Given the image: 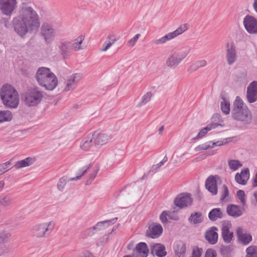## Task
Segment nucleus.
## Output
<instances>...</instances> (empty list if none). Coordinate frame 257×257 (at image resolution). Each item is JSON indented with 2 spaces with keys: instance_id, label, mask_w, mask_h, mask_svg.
<instances>
[{
  "instance_id": "obj_1",
  "label": "nucleus",
  "mask_w": 257,
  "mask_h": 257,
  "mask_svg": "<svg viewBox=\"0 0 257 257\" xmlns=\"http://www.w3.org/2000/svg\"><path fill=\"white\" fill-rule=\"evenodd\" d=\"M12 23L14 31L22 38L37 32L40 28V36L46 44L51 43L56 36V31L51 24L44 22L40 27V17L30 3H22Z\"/></svg>"
},
{
  "instance_id": "obj_2",
  "label": "nucleus",
  "mask_w": 257,
  "mask_h": 257,
  "mask_svg": "<svg viewBox=\"0 0 257 257\" xmlns=\"http://www.w3.org/2000/svg\"><path fill=\"white\" fill-rule=\"evenodd\" d=\"M35 78L40 86L49 91L53 90L58 85L57 76L47 67H39L36 72Z\"/></svg>"
},
{
  "instance_id": "obj_3",
  "label": "nucleus",
  "mask_w": 257,
  "mask_h": 257,
  "mask_svg": "<svg viewBox=\"0 0 257 257\" xmlns=\"http://www.w3.org/2000/svg\"><path fill=\"white\" fill-rule=\"evenodd\" d=\"M231 111L232 117L236 120L250 123L252 120V114L247 107L244 104L242 99L237 96L233 104Z\"/></svg>"
},
{
  "instance_id": "obj_4",
  "label": "nucleus",
  "mask_w": 257,
  "mask_h": 257,
  "mask_svg": "<svg viewBox=\"0 0 257 257\" xmlns=\"http://www.w3.org/2000/svg\"><path fill=\"white\" fill-rule=\"evenodd\" d=\"M4 104L10 108H16L19 103V96L17 90L9 84H5L0 91Z\"/></svg>"
},
{
  "instance_id": "obj_5",
  "label": "nucleus",
  "mask_w": 257,
  "mask_h": 257,
  "mask_svg": "<svg viewBox=\"0 0 257 257\" xmlns=\"http://www.w3.org/2000/svg\"><path fill=\"white\" fill-rule=\"evenodd\" d=\"M189 53L190 49L187 47H183L172 51L166 60V66L172 69L177 67Z\"/></svg>"
},
{
  "instance_id": "obj_6",
  "label": "nucleus",
  "mask_w": 257,
  "mask_h": 257,
  "mask_svg": "<svg viewBox=\"0 0 257 257\" xmlns=\"http://www.w3.org/2000/svg\"><path fill=\"white\" fill-rule=\"evenodd\" d=\"M54 226L52 221L37 223L32 227L31 234L34 238L45 237L51 232Z\"/></svg>"
},
{
  "instance_id": "obj_7",
  "label": "nucleus",
  "mask_w": 257,
  "mask_h": 257,
  "mask_svg": "<svg viewBox=\"0 0 257 257\" xmlns=\"http://www.w3.org/2000/svg\"><path fill=\"white\" fill-rule=\"evenodd\" d=\"M43 98V92L37 87L29 89L24 95H22V98L24 99L25 104L29 106L37 105L42 101Z\"/></svg>"
},
{
  "instance_id": "obj_8",
  "label": "nucleus",
  "mask_w": 257,
  "mask_h": 257,
  "mask_svg": "<svg viewBox=\"0 0 257 257\" xmlns=\"http://www.w3.org/2000/svg\"><path fill=\"white\" fill-rule=\"evenodd\" d=\"M17 0H0V12L5 16L10 17L16 11Z\"/></svg>"
},
{
  "instance_id": "obj_9",
  "label": "nucleus",
  "mask_w": 257,
  "mask_h": 257,
  "mask_svg": "<svg viewBox=\"0 0 257 257\" xmlns=\"http://www.w3.org/2000/svg\"><path fill=\"white\" fill-rule=\"evenodd\" d=\"M92 164L91 163H89L88 165L85 166L81 169L79 171V173L77 174V175L76 177L71 178L69 179H67V177L66 176H63L61 177L58 181L57 183V188L60 191H62L65 188L66 184L68 181H72L74 180H77L78 179H80V178L85 174L88 170L91 167Z\"/></svg>"
},
{
  "instance_id": "obj_10",
  "label": "nucleus",
  "mask_w": 257,
  "mask_h": 257,
  "mask_svg": "<svg viewBox=\"0 0 257 257\" xmlns=\"http://www.w3.org/2000/svg\"><path fill=\"white\" fill-rule=\"evenodd\" d=\"M225 59L228 65H232L238 59L237 50L234 44L227 42L225 45Z\"/></svg>"
},
{
  "instance_id": "obj_11",
  "label": "nucleus",
  "mask_w": 257,
  "mask_h": 257,
  "mask_svg": "<svg viewBox=\"0 0 257 257\" xmlns=\"http://www.w3.org/2000/svg\"><path fill=\"white\" fill-rule=\"evenodd\" d=\"M193 200L190 194L182 193L178 195L174 200L175 205L180 208H183L192 204Z\"/></svg>"
},
{
  "instance_id": "obj_12",
  "label": "nucleus",
  "mask_w": 257,
  "mask_h": 257,
  "mask_svg": "<svg viewBox=\"0 0 257 257\" xmlns=\"http://www.w3.org/2000/svg\"><path fill=\"white\" fill-rule=\"evenodd\" d=\"M95 146H102L107 143L111 136L104 132L96 131L91 134Z\"/></svg>"
},
{
  "instance_id": "obj_13",
  "label": "nucleus",
  "mask_w": 257,
  "mask_h": 257,
  "mask_svg": "<svg viewBox=\"0 0 257 257\" xmlns=\"http://www.w3.org/2000/svg\"><path fill=\"white\" fill-rule=\"evenodd\" d=\"M243 25L250 34H257V20L252 16H246L243 19Z\"/></svg>"
},
{
  "instance_id": "obj_14",
  "label": "nucleus",
  "mask_w": 257,
  "mask_h": 257,
  "mask_svg": "<svg viewBox=\"0 0 257 257\" xmlns=\"http://www.w3.org/2000/svg\"><path fill=\"white\" fill-rule=\"evenodd\" d=\"M231 224L229 221H223L221 226V236L223 241L227 243L231 242L233 237V233L230 231Z\"/></svg>"
},
{
  "instance_id": "obj_15",
  "label": "nucleus",
  "mask_w": 257,
  "mask_h": 257,
  "mask_svg": "<svg viewBox=\"0 0 257 257\" xmlns=\"http://www.w3.org/2000/svg\"><path fill=\"white\" fill-rule=\"evenodd\" d=\"M163 232L162 225L158 223H152L149 225L146 231V236L156 238L159 237Z\"/></svg>"
},
{
  "instance_id": "obj_16",
  "label": "nucleus",
  "mask_w": 257,
  "mask_h": 257,
  "mask_svg": "<svg viewBox=\"0 0 257 257\" xmlns=\"http://www.w3.org/2000/svg\"><path fill=\"white\" fill-rule=\"evenodd\" d=\"M117 220V218L115 217L110 220H107L98 222L94 226L89 228L88 229V231L91 235L93 234L97 231L103 229L105 227H108L109 225L114 224Z\"/></svg>"
},
{
  "instance_id": "obj_17",
  "label": "nucleus",
  "mask_w": 257,
  "mask_h": 257,
  "mask_svg": "<svg viewBox=\"0 0 257 257\" xmlns=\"http://www.w3.org/2000/svg\"><path fill=\"white\" fill-rule=\"evenodd\" d=\"M218 179L219 177L217 175H210L206 180V188L213 195H216L217 193V180Z\"/></svg>"
},
{
  "instance_id": "obj_18",
  "label": "nucleus",
  "mask_w": 257,
  "mask_h": 257,
  "mask_svg": "<svg viewBox=\"0 0 257 257\" xmlns=\"http://www.w3.org/2000/svg\"><path fill=\"white\" fill-rule=\"evenodd\" d=\"M246 97L249 103H253L257 100V81H254L248 86Z\"/></svg>"
},
{
  "instance_id": "obj_19",
  "label": "nucleus",
  "mask_w": 257,
  "mask_h": 257,
  "mask_svg": "<svg viewBox=\"0 0 257 257\" xmlns=\"http://www.w3.org/2000/svg\"><path fill=\"white\" fill-rule=\"evenodd\" d=\"M236 235L238 241L244 245L248 244L252 240V236L241 227H239L236 229Z\"/></svg>"
},
{
  "instance_id": "obj_20",
  "label": "nucleus",
  "mask_w": 257,
  "mask_h": 257,
  "mask_svg": "<svg viewBox=\"0 0 257 257\" xmlns=\"http://www.w3.org/2000/svg\"><path fill=\"white\" fill-rule=\"evenodd\" d=\"M151 253L158 257H165L167 255L166 247L161 243H153L150 245Z\"/></svg>"
},
{
  "instance_id": "obj_21",
  "label": "nucleus",
  "mask_w": 257,
  "mask_h": 257,
  "mask_svg": "<svg viewBox=\"0 0 257 257\" xmlns=\"http://www.w3.org/2000/svg\"><path fill=\"white\" fill-rule=\"evenodd\" d=\"M80 80V76L79 74H74L70 76L66 81V84L64 88V91L67 92L74 89Z\"/></svg>"
},
{
  "instance_id": "obj_22",
  "label": "nucleus",
  "mask_w": 257,
  "mask_h": 257,
  "mask_svg": "<svg viewBox=\"0 0 257 257\" xmlns=\"http://www.w3.org/2000/svg\"><path fill=\"white\" fill-rule=\"evenodd\" d=\"M58 48L62 57L65 59L68 58L71 55V42L67 41L61 42Z\"/></svg>"
},
{
  "instance_id": "obj_23",
  "label": "nucleus",
  "mask_w": 257,
  "mask_h": 257,
  "mask_svg": "<svg viewBox=\"0 0 257 257\" xmlns=\"http://www.w3.org/2000/svg\"><path fill=\"white\" fill-rule=\"evenodd\" d=\"M217 231V228L213 226L206 231L205 238L210 244H214L217 242L218 233L216 232Z\"/></svg>"
},
{
  "instance_id": "obj_24",
  "label": "nucleus",
  "mask_w": 257,
  "mask_h": 257,
  "mask_svg": "<svg viewBox=\"0 0 257 257\" xmlns=\"http://www.w3.org/2000/svg\"><path fill=\"white\" fill-rule=\"evenodd\" d=\"M249 178V171L248 168L242 170L240 173H237L235 176V180L239 184L244 185Z\"/></svg>"
},
{
  "instance_id": "obj_25",
  "label": "nucleus",
  "mask_w": 257,
  "mask_h": 257,
  "mask_svg": "<svg viewBox=\"0 0 257 257\" xmlns=\"http://www.w3.org/2000/svg\"><path fill=\"white\" fill-rule=\"evenodd\" d=\"M94 145V141L91 134L84 137L80 143V148L84 151H88Z\"/></svg>"
},
{
  "instance_id": "obj_26",
  "label": "nucleus",
  "mask_w": 257,
  "mask_h": 257,
  "mask_svg": "<svg viewBox=\"0 0 257 257\" xmlns=\"http://www.w3.org/2000/svg\"><path fill=\"white\" fill-rule=\"evenodd\" d=\"M226 212L229 216L234 218L239 217L242 214V212L239 207L234 204L228 205L226 208Z\"/></svg>"
},
{
  "instance_id": "obj_27",
  "label": "nucleus",
  "mask_w": 257,
  "mask_h": 257,
  "mask_svg": "<svg viewBox=\"0 0 257 257\" xmlns=\"http://www.w3.org/2000/svg\"><path fill=\"white\" fill-rule=\"evenodd\" d=\"M135 251L138 253L139 256L136 257H147L148 255L149 249L147 244L145 242H140L137 244Z\"/></svg>"
},
{
  "instance_id": "obj_28",
  "label": "nucleus",
  "mask_w": 257,
  "mask_h": 257,
  "mask_svg": "<svg viewBox=\"0 0 257 257\" xmlns=\"http://www.w3.org/2000/svg\"><path fill=\"white\" fill-rule=\"evenodd\" d=\"M36 160L35 157H28L24 160L17 162L14 167L17 169L28 167L33 164Z\"/></svg>"
},
{
  "instance_id": "obj_29",
  "label": "nucleus",
  "mask_w": 257,
  "mask_h": 257,
  "mask_svg": "<svg viewBox=\"0 0 257 257\" xmlns=\"http://www.w3.org/2000/svg\"><path fill=\"white\" fill-rule=\"evenodd\" d=\"M117 40V39L114 35H109L106 37L105 41L100 49V51L101 52L106 51Z\"/></svg>"
},
{
  "instance_id": "obj_30",
  "label": "nucleus",
  "mask_w": 257,
  "mask_h": 257,
  "mask_svg": "<svg viewBox=\"0 0 257 257\" xmlns=\"http://www.w3.org/2000/svg\"><path fill=\"white\" fill-rule=\"evenodd\" d=\"M84 40V36L83 35H81L78 36L73 41V43H71L72 49L75 51H78L83 49L84 48L82 45V42Z\"/></svg>"
},
{
  "instance_id": "obj_31",
  "label": "nucleus",
  "mask_w": 257,
  "mask_h": 257,
  "mask_svg": "<svg viewBox=\"0 0 257 257\" xmlns=\"http://www.w3.org/2000/svg\"><path fill=\"white\" fill-rule=\"evenodd\" d=\"M217 126V124L216 123L208 124L205 127H204L202 129H201L198 134V135H197V136L192 139V140H196L200 138H202L206 135L208 131H211L212 128H216Z\"/></svg>"
},
{
  "instance_id": "obj_32",
  "label": "nucleus",
  "mask_w": 257,
  "mask_h": 257,
  "mask_svg": "<svg viewBox=\"0 0 257 257\" xmlns=\"http://www.w3.org/2000/svg\"><path fill=\"white\" fill-rule=\"evenodd\" d=\"M223 217V214L220 208H214L208 214V217L211 221H216Z\"/></svg>"
},
{
  "instance_id": "obj_33",
  "label": "nucleus",
  "mask_w": 257,
  "mask_h": 257,
  "mask_svg": "<svg viewBox=\"0 0 257 257\" xmlns=\"http://www.w3.org/2000/svg\"><path fill=\"white\" fill-rule=\"evenodd\" d=\"M152 96L153 93L152 92L148 91L146 93L142 96L140 101L137 104V107L141 108L144 105H146L151 100Z\"/></svg>"
},
{
  "instance_id": "obj_34",
  "label": "nucleus",
  "mask_w": 257,
  "mask_h": 257,
  "mask_svg": "<svg viewBox=\"0 0 257 257\" xmlns=\"http://www.w3.org/2000/svg\"><path fill=\"white\" fill-rule=\"evenodd\" d=\"M203 220L202 214L200 212L192 213L189 218V221L194 224L200 223L203 221Z\"/></svg>"
},
{
  "instance_id": "obj_35",
  "label": "nucleus",
  "mask_w": 257,
  "mask_h": 257,
  "mask_svg": "<svg viewBox=\"0 0 257 257\" xmlns=\"http://www.w3.org/2000/svg\"><path fill=\"white\" fill-rule=\"evenodd\" d=\"M233 251V247L231 245H222L220 248V252L223 257H230Z\"/></svg>"
},
{
  "instance_id": "obj_36",
  "label": "nucleus",
  "mask_w": 257,
  "mask_h": 257,
  "mask_svg": "<svg viewBox=\"0 0 257 257\" xmlns=\"http://www.w3.org/2000/svg\"><path fill=\"white\" fill-rule=\"evenodd\" d=\"M12 114L9 110L0 111V123L4 121H8L12 120Z\"/></svg>"
},
{
  "instance_id": "obj_37",
  "label": "nucleus",
  "mask_w": 257,
  "mask_h": 257,
  "mask_svg": "<svg viewBox=\"0 0 257 257\" xmlns=\"http://www.w3.org/2000/svg\"><path fill=\"white\" fill-rule=\"evenodd\" d=\"M12 236L11 233L6 230H2L0 231V243L8 242Z\"/></svg>"
},
{
  "instance_id": "obj_38",
  "label": "nucleus",
  "mask_w": 257,
  "mask_h": 257,
  "mask_svg": "<svg viewBox=\"0 0 257 257\" xmlns=\"http://www.w3.org/2000/svg\"><path fill=\"white\" fill-rule=\"evenodd\" d=\"M13 198L9 195L2 196L0 199V204L5 207H8L13 204Z\"/></svg>"
},
{
  "instance_id": "obj_39",
  "label": "nucleus",
  "mask_w": 257,
  "mask_h": 257,
  "mask_svg": "<svg viewBox=\"0 0 257 257\" xmlns=\"http://www.w3.org/2000/svg\"><path fill=\"white\" fill-rule=\"evenodd\" d=\"M189 29V25L188 24H183L181 25L176 30L172 32L174 37H176L184 32H186Z\"/></svg>"
},
{
  "instance_id": "obj_40",
  "label": "nucleus",
  "mask_w": 257,
  "mask_h": 257,
  "mask_svg": "<svg viewBox=\"0 0 257 257\" xmlns=\"http://www.w3.org/2000/svg\"><path fill=\"white\" fill-rule=\"evenodd\" d=\"M99 168L98 165H95L93 168L92 172L90 173L86 182V185H89L91 184L94 178H95L98 172L99 171Z\"/></svg>"
},
{
  "instance_id": "obj_41",
  "label": "nucleus",
  "mask_w": 257,
  "mask_h": 257,
  "mask_svg": "<svg viewBox=\"0 0 257 257\" xmlns=\"http://www.w3.org/2000/svg\"><path fill=\"white\" fill-rule=\"evenodd\" d=\"M228 164L229 168L233 171H235L242 166L241 162L237 160H230L228 161Z\"/></svg>"
},
{
  "instance_id": "obj_42",
  "label": "nucleus",
  "mask_w": 257,
  "mask_h": 257,
  "mask_svg": "<svg viewBox=\"0 0 257 257\" xmlns=\"http://www.w3.org/2000/svg\"><path fill=\"white\" fill-rule=\"evenodd\" d=\"M221 109L222 112L225 114H228L230 112V103L228 101L226 100L224 98H223V101L221 102Z\"/></svg>"
},
{
  "instance_id": "obj_43",
  "label": "nucleus",
  "mask_w": 257,
  "mask_h": 257,
  "mask_svg": "<svg viewBox=\"0 0 257 257\" xmlns=\"http://www.w3.org/2000/svg\"><path fill=\"white\" fill-rule=\"evenodd\" d=\"M246 257H257V246H250L246 248Z\"/></svg>"
},
{
  "instance_id": "obj_44",
  "label": "nucleus",
  "mask_w": 257,
  "mask_h": 257,
  "mask_svg": "<svg viewBox=\"0 0 257 257\" xmlns=\"http://www.w3.org/2000/svg\"><path fill=\"white\" fill-rule=\"evenodd\" d=\"M212 148H213V146H212V142L209 141L197 146L195 148V150L196 151H200L202 150H207Z\"/></svg>"
},
{
  "instance_id": "obj_45",
  "label": "nucleus",
  "mask_w": 257,
  "mask_h": 257,
  "mask_svg": "<svg viewBox=\"0 0 257 257\" xmlns=\"http://www.w3.org/2000/svg\"><path fill=\"white\" fill-rule=\"evenodd\" d=\"M12 168L11 162L10 161H8L5 163L0 164V175L8 171Z\"/></svg>"
},
{
  "instance_id": "obj_46",
  "label": "nucleus",
  "mask_w": 257,
  "mask_h": 257,
  "mask_svg": "<svg viewBox=\"0 0 257 257\" xmlns=\"http://www.w3.org/2000/svg\"><path fill=\"white\" fill-rule=\"evenodd\" d=\"M186 252V247L183 244L178 245L175 249V254L178 257H183Z\"/></svg>"
},
{
  "instance_id": "obj_47",
  "label": "nucleus",
  "mask_w": 257,
  "mask_h": 257,
  "mask_svg": "<svg viewBox=\"0 0 257 257\" xmlns=\"http://www.w3.org/2000/svg\"><path fill=\"white\" fill-rule=\"evenodd\" d=\"M220 200L223 201L229 195V191L227 187L225 185L222 186L221 191Z\"/></svg>"
},
{
  "instance_id": "obj_48",
  "label": "nucleus",
  "mask_w": 257,
  "mask_h": 257,
  "mask_svg": "<svg viewBox=\"0 0 257 257\" xmlns=\"http://www.w3.org/2000/svg\"><path fill=\"white\" fill-rule=\"evenodd\" d=\"M171 212L169 211H164L160 216V219L163 223H166L168 222L167 217H170Z\"/></svg>"
},
{
  "instance_id": "obj_49",
  "label": "nucleus",
  "mask_w": 257,
  "mask_h": 257,
  "mask_svg": "<svg viewBox=\"0 0 257 257\" xmlns=\"http://www.w3.org/2000/svg\"><path fill=\"white\" fill-rule=\"evenodd\" d=\"M141 37L140 34H138L136 35L133 38H132L131 40H130L127 43V45L129 47H133L135 44L136 42L137 41V40L139 39V38Z\"/></svg>"
},
{
  "instance_id": "obj_50",
  "label": "nucleus",
  "mask_w": 257,
  "mask_h": 257,
  "mask_svg": "<svg viewBox=\"0 0 257 257\" xmlns=\"http://www.w3.org/2000/svg\"><path fill=\"white\" fill-rule=\"evenodd\" d=\"M237 196L238 198L239 199L242 204L244 205L245 204V194L244 192L242 190H239L237 192Z\"/></svg>"
},
{
  "instance_id": "obj_51",
  "label": "nucleus",
  "mask_w": 257,
  "mask_h": 257,
  "mask_svg": "<svg viewBox=\"0 0 257 257\" xmlns=\"http://www.w3.org/2000/svg\"><path fill=\"white\" fill-rule=\"evenodd\" d=\"M207 62L204 59L197 61L196 62V63L195 64V65L196 67V69H199L201 67H205L207 65Z\"/></svg>"
},
{
  "instance_id": "obj_52",
  "label": "nucleus",
  "mask_w": 257,
  "mask_h": 257,
  "mask_svg": "<svg viewBox=\"0 0 257 257\" xmlns=\"http://www.w3.org/2000/svg\"><path fill=\"white\" fill-rule=\"evenodd\" d=\"M202 249L199 247L194 248L193 250L192 257H201Z\"/></svg>"
},
{
  "instance_id": "obj_53",
  "label": "nucleus",
  "mask_w": 257,
  "mask_h": 257,
  "mask_svg": "<svg viewBox=\"0 0 257 257\" xmlns=\"http://www.w3.org/2000/svg\"><path fill=\"white\" fill-rule=\"evenodd\" d=\"M174 38L175 37L172 32L169 33L162 37L164 44L167 42L174 39Z\"/></svg>"
},
{
  "instance_id": "obj_54",
  "label": "nucleus",
  "mask_w": 257,
  "mask_h": 257,
  "mask_svg": "<svg viewBox=\"0 0 257 257\" xmlns=\"http://www.w3.org/2000/svg\"><path fill=\"white\" fill-rule=\"evenodd\" d=\"M216 253L213 249H207L205 252V257H216Z\"/></svg>"
},
{
  "instance_id": "obj_55",
  "label": "nucleus",
  "mask_w": 257,
  "mask_h": 257,
  "mask_svg": "<svg viewBox=\"0 0 257 257\" xmlns=\"http://www.w3.org/2000/svg\"><path fill=\"white\" fill-rule=\"evenodd\" d=\"M227 143V139H224L222 141H218L216 142H212V146L214 148L216 146H220L224 144H226Z\"/></svg>"
},
{
  "instance_id": "obj_56",
  "label": "nucleus",
  "mask_w": 257,
  "mask_h": 257,
  "mask_svg": "<svg viewBox=\"0 0 257 257\" xmlns=\"http://www.w3.org/2000/svg\"><path fill=\"white\" fill-rule=\"evenodd\" d=\"M152 43L153 44H154L155 45H162V44H164V43L163 42V40L162 39V37H161V38H159L158 39L154 40L152 41Z\"/></svg>"
},
{
  "instance_id": "obj_57",
  "label": "nucleus",
  "mask_w": 257,
  "mask_h": 257,
  "mask_svg": "<svg viewBox=\"0 0 257 257\" xmlns=\"http://www.w3.org/2000/svg\"><path fill=\"white\" fill-rule=\"evenodd\" d=\"M161 167V166L159 163H158L155 165H153L151 169V171L156 172V171L157 169H158L159 168H160Z\"/></svg>"
},
{
  "instance_id": "obj_58",
  "label": "nucleus",
  "mask_w": 257,
  "mask_h": 257,
  "mask_svg": "<svg viewBox=\"0 0 257 257\" xmlns=\"http://www.w3.org/2000/svg\"><path fill=\"white\" fill-rule=\"evenodd\" d=\"M161 167V166L159 163H158L155 165H153L151 169V171L156 172V171L157 169H158L159 168H160Z\"/></svg>"
},
{
  "instance_id": "obj_59",
  "label": "nucleus",
  "mask_w": 257,
  "mask_h": 257,
  "mask_svg": "<svg viewBox=\"0 0 257 257\" xmlns=\"http://www.w3.org/2000/svg\"><path fill=\"white\" fill-rule=\"evenodd\" d=\"M135 242L134 241H132L130 243H129L127 246V248L128 250H132L134 248Z\"/></svg>"
},
{
  "instance_id": "obj_60",
  "label": "nucleus",
  "mask_w": 257,
  "mask_h": 257,
  "mask_svg": "<svg viewBox=\"0 0 257 257\" xmlns=\"http://www.w3.org/2000/svg\"><path fill=\"white\" fill-rule=\"evenodd\" d=\"M252 186L257 187V171L253 180Z\"/></svg>"
},
{
  "instance_id": "obj_61",
  "label": "nucleus",
  "mask_w": 257,
  "mask_h": 257,
  "mask_svg": "<svg viewBox=\"0 0 257 257\" xmlns=\"http://www.w3.org/2000/svg\"><path fill=\"white\" fill-rule=\"evenodd\" d=\"M168 161V157L165 156L163 159L159 163V164L161 165V166H162V165H163L165 163H166L167 161Z\"/></svg>"
},
{
  "instance_id": "obj_62",
  "label": "nucleus",
  "mask_w": 257,
  "mask_h": 257,
  "mask_svg": "<svg viewBox=\"0 0 257 257\" xmlns=\"http://www.w3.org/2000/svg\"><path fill=\"white\" fill-rule=\"evenodd\" d=\"M5 186V182L4 181H0V191L2 190Z\"/></svg>"
},
{
  "instance_id": "obj_63",
  "label": "nucleus",
  "mask_w": 257,
  "mask_h": 257,
  "mask_svg": "<svg viewBox=\"0 0 257 257\" xmlns=\"http://www.w3.org/2000/svg\"><path fill=\"white\" fill-rule=\"evenodd\" d=\"M253 6L255 11L257 13V0H254Z\"/></svg>"
},
{
  "instance_id": "obj_64",
  "label": "nucleus",
  "mask_w": 257,
  "mask_h": 257,
  "mask_svg": "<svg viewBox=\"0 0 257 257\" xmlns=\"http://www.w3.org/2000/svg\"><path fill=\"white\" fill-rule=\"evenodd\" d=\"M84 257H95L91 253H87L85 254V256Z\"/></svg>"
}]
</instances>
